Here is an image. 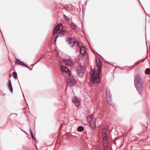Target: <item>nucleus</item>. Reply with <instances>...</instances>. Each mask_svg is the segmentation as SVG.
<instances>
[{
  "label": "nucleus",
  "instance_id": "nucleus-1",
  "mask_svg": "<svg viewBox=\"0 0 150 150\" xmlns=\"http://www.w3.org/2000/svg\"><path fill=\"white\" fill-rule=\"evenodd\" d=\"M135 86L140 95H142L143 92V83L141 76L139 74L136 75L134 79Z\"/></svg>",
  "mask_w": 150,
  "mask_h": 150
},
{
  "label": "nucleus",
  "instance_id": "nucleus-2",
  "mask_svg": "<svg viewBox=\"0 0 150 150\" xmlns=\"http://www.w3.org/2000/svg\"><path fill=\"white\" fill-rule=\"evenodd\" d=\"M91 81L93 83H98L100 81V79L98 74H96L95 71H94L93 73L91 74Z\"/></svg>",
  "mask_w": 150,
  "mask_h": 150
},
{
  "label": "nucleus",
  "instance_id": "nucleus-3",
  "mask_svg": "<svg viewBox=\"0 0 150 150\" xmlns=\"http://www.w3.org/2000/svg\"><path fill=\"white\" fill-rule=\"evenodd\" d=\"M76 83V81L73 78H71L70 77L67 78V88L68 86L72 87Z\"/></svg>",
  "mask_w": 150,
  "mask_h": 150
},
{
  "label": "nucleus",
  "instance_id": "nucleus-4",
  "mask_svg": "<svg viewBox=\"0 0 150 150\" xmlns=\"http://www.w3.org/2000/svg\"><path fill=\"white\" fill-rule=\"evenodd\" d=\"M105 91L107 101L108 102L109 105H110L111 104L110 102L111 100V96L110 94V92L107 88H105Z\"/></svg>",
  "mask_w": 150,
  "mask_h": 150
},
{
  "label": "nucleus",
  "instance_id": "nucleus-5",
  "mask_svg": "<svg viewBox=\"0 0 150 150\" xmlns=\"http://www.w3.org/2000/svg\"><path fill=\"white\" fill-rule=\"evenodd\" d=\"M67 42L71 47H73L75 44L76 40L74 38H69L67 40Z\"/></svg>",
  "mask_w": 150,
  "mask_h": 150
},
{
  "label": "nucleus",
  "instance_id": "nucleus-6",
  "mask_svg": "<svg viewBox=\"0 0 150 150\" xmlns=\"http://www.w3.org/2000/svg\"><path fill=\"white\" fill-rule=\"evenodd\" d=\"M66 31L65 30L61 29L60 31H59L58 33L55 37L54 40V43H55L57 40V38L58 36L61 35H63L64 34H65Z\"/></svg>",
  "mask_w": 150,
  "mask_h": 150
},
{
  "label": "nucleus",
  "instance_id": "nucleus-7",
  "mask_svg": "<svg viewBox=\"0 0 150 150\" xmlns=\"http://www.w3.org/2000/svg\"><path fill=\"white\" fill-rule=\"evenodd\" d=\"M66 31L65 30L61 29L60 31H59L58 33L55 37L54 40V43H55L57 40V38L58 36L61 35H63L64 34H65Z\"/></svg>",
  "mask_w": 150,
  "mask_h": 150
},
{
  "label": "nucleus",
  "instance_id": "nucleus-8",
  "mask_svg": "<svg viewBox=\"0 0 150 150\" xmlns=\"http://www.w3.org/2000/svg\"><path fill=\"white\" fill-rule=\"evenodd\" d=\"M96 64L97 66V68L99 73H100L101 71V62L100 59L98 58L97 60H96Z\"/></svg>",
  "mask_w": 150,
  "mask_h": 150
},
{
  "label": "nucleus",
  "instance_id": "nucleus-9",
  "mask_svg": "<svg viewBox=\"0 0 150 150\" xmlns=\"http://www.w3.org/2000/svg\"><path fill=\"white\" fill-rule=\"evenodd\" d=\"M61 26H62V24H60L59 23L56 26L53 32V35H55L57 33V31H60L61 30H60V28L61 27ZM58 32H59V31Z\"/></svg>",
  "mask_w": 150,
  "mask_h": 150
},
{
  "label": "nucleus",
  "instance_id": "nucleus-10",
  "mask_svg": "<svg viewBox=\"0 0 150 150\" xmlns=\"http://www.w3.org/2000/svg\"><path fill=\"white\" fill-rule=\"evenodd\" d=\"M63 62L65 65H67L68 66H71L73 65V63L71 61L68 59H64Z\"/></svg>",
  "mask_w": 150,
  "mask_h": 150
},
{
  "label": "nucleus",
  "instance_id": "nucleus-11",
  "mask_svg": "<svg viewBox=\"0 0 150 150\" xmlns=\"http://www.w3.org/2000/svg\"><path fill=\"white\" fill-rule=\"evenodd\" d=\"M76 72L78 76H82L83 74V70L81 68H77L76 70Z\"/></svg>",
  "mask_w": 150,
  "mask_h": 150
},
{
  "label": "nucleus",
  "instance_id": "nucleus-12",
  "mask_svg": "<svg viewBox=\"0 0 150 150\" xmlns=\"http://www.w3.org/2000/svg\"><path fill=\"white\" fill-rule=\"evenodd\" d=\"M16 62H15L16 63H17L18 64H20V65H23V66H25V67H27V68H29L28 67L27 65L25 64L24 63L20 61L18 59H16Z\"/></svg>",
  "mask_w": 150,
  "mask_h": 150
},
{
  "label": "nucleus",
  "instance_id": "nucleus-13",
  "mask_svg": "<svg viewBox=\"0 0 150 150\" xmlns=\"http://www.w3.org/2000/svg\"><path fill=\"white\" fill-rule=\"evenodd\" d=\"M86 52L85 48L83 46L80 47V53L82 55H84L85 54Z\"/></svg>",
  "mask_w": 150,
  "mask_h": 150
},
{
  "label": "nucleus",
  "instance_id": "nucleus-14",
  "mask_svg": "<svg viewBox=\"0 0 150 150\" xmlns=\"http://www.w3.org/2000/svg\"><path fill=\"white\" fill-rule=\"evenodd\" d=\"M8 88L9 89L10 91L11 92H13V89L12 87V85L11 84V81L10 80H8Z\"/></svg>",
  "mask_w": 150,
  "mask_h": 150
},
{
  "label": "nucleus",
  "instance_id": "nucleus-15",
  "mask_svg": "<svg viewBox=\"0 0 150 150\" xmlns=\"http://www.w3.org/2000/svg\"><path fill=\"white\" fill-rule=\"evenodd\" d=\"M61 70L63 72H67V71L70 72V71L67 68L64 66H62Z\"/></svg>",
  "mask_w": 150,
  "mask_h": 150
},
{
  "label": "nucleus",
  "instance_id": "nucleus-16",
  "mask_svg": "<svg viewBox=\"0 0 150 150\" xmlns=\"http://www.w3.org/2000/svg\"><path fill=\"white\" fill-rule=\"evenodd\" d=\"M71 26L72 28L74 30H76L77 27L76 24L73 23H71Z\"/></svg>",
  "mask_w": 150,
  "mask_h": 150
},
{
  "label": "nucleus",
  "instance_id": "nucleus-17",
  "mask_svg": "<svg viewBox=\"0 0 150 150\" xmlns=\"http://www.w3.org/2000/svg\"><path fill=\"white\" fill-rule=\"evenodd\" d=\"M84 129V128L83 126H79L77 128V130L79 132H81Z\"/></svg>",
  "mask_w": 150,
  "mask_h": 150
},
{
  "label": "nucleus",
  "instance_id": "nucleus-18",
  "mask_svg": "<svg viewBox=\"0 0 150 150\" xmlns=\"http://www.w3.org/2000/svg\"><path fill=\"white\" fill-rule=\"evenodd\" d=\"M145 73L148 75L149 74H150V69L149 68L146 69L145 71Z\"/></svg>",
  "mask_w": 150,
  "mask_h": 150
},
{
  "label": "nucleus",
  "instance_id": "nucleus-19",
  "mask_svg": "<svg viewBox=\"0 0 150 150\" xmlns=\"http://www.w3.org/2000/svg\"><path fill=\"white\" fill-rule=\"evenodd\" d=\"M13 74L14 78L15 79H16L17 77V74L16 72H14L13 73Z\"/></svg>",
  "mask_w": 150,
  "mask_h": 150
},
{
  "label": "nucleus",
  "instance_id": "nucleus-20",
  "mask_svg": "<svg viewBox=\"0 0 150 150\" xmlns=\"http://www.w3.org/2000/svg\"><path fill=\"white\" fill-rule=\"evenodd\" d=\"M75 103L76 104V105L77 106H79V105L80 104V102L79 101H78V100H77L75 102Z\"/></svg>",
  "mask_w": 150,
  "mask_h": 150
},
{
  "label": "nucleus",
  "instance_id": "nucleus-21",
  "mask_svg": "<svg viewBox=\"0 0 150 150\" xmlns=\"http://www.w3.org/2000/svg\"><path fill=\"white\" fill-rule=\"evenodd\" d=\"M103 146H108V141H104L103 143Z\"/></svg>",
  "mask_w": 150,
  "mask_h": 150
},
{
  "label": "nucleus",
  "instance_id": "nucleus-22",
  "mask_svg": "<svg viewBox=\"0 0 150 150\" xmlns=\"http://www.w3.org/2000/svg\"><path fill=\"white\" fill-rule=\"evenodd\" d=\"M64 18L67 21H69V19L65 15H64Z\"/></svg>",
  "mask_w": 150,
  "mask_h": 150
},
{
  "label": "nucleus",
  "instance_id": "nucleus-23",
  "mask_svg": "<svg viewBox=\"0 0 150 150\" xmlns=\"http://www.w3.org/2000/svg\"><path fill=\"white\" fill-rule=\"evenodd\" d=\"M103 139L104 141H108V138L107 137H104L103 138Z\"/></svg>",
  "mask_w": 150,
  "mask_h": 150
},
{
  "label": "nucleus",
  "instance_id": "nucleus-24",
  "mask_svg": "<svg viewBox=\"0 0 150 150\" xmlns=\"http://www.w3.org/2000/svg\"><path fill=\"white\" fill-rule=\"evenodd\" d=\"M78 100V98H74L72 99V100L73 102H75Z\"/></svg>",
  "mask_w": 150,
  "mask_h": 150
},
{
  "label": "nucleus",
  "instance_id": "nucleus-25",
  "mask_svg": "<svg viewBox=\"0 0 150 150\" xmlns=\"http://www.w3.org/2000/svg\"><path fill=\"white\" fill-rule=\"evenodd\" d=\"M107 130H105V132H102V135H105V134H107Z\"/></svg>",
  "mask_w": 150,
  "mask_h": 150
},
{
  "label": "nucleus",
  "instance_id": "nucleus-26",
  "mask_svg": "<svg viewBox=\"0 0 150 150\" xmlns=\"http://www.w3.org/2000/svg\"><path fill=\"white\" fill-rule=\"evenodd\" d=\"M81 43L80 42H77V45H78V46H79V47H81L80 46V44Z\"/></svg>",
  "mask_w": 150,
  "mask_h": 150
},
{
  "label": "nucleus",
  "instance_id": "nucleus-27",
  "mask_svg": "<svg viewBox=\"0 0 150 150\" xmlns=\"http://www.w3.org/2000/svg\"><path fill=\"white\" fill-rule=\"evenodd\" d=\"M89 118L91 121H92L93 120V117L92 115L90 116V117H89Z\"/></svg>",
  "mask_w": 150,
  "mask_h": 150
},
{
  "label": "nucleus",
  "instance_id": "nucleus-28",
  "mask_svg": "<svg viewBox=\"0 0 150 150\" xmlns=\"http://www.w3.org/2000/svg\"><path fill=\"white\" fill-rule=\"evenodd\" d=\"M104 150H107V146H103Z\"/></svg>",
  "mask_w": 150,
  "mask_h": 150
},
{
  "label": "nucleus",
  "instance_id": "nucleus-29",
  "mask_svg": "<svg viewBox=\"0 0 150 150\" xmlns=\"http://www.w3.org/2000/svg\"><path fill=\"white\" fill-rule=\"evenodd\" d=\"M30 134H33V133H32V130H31V128H30Z\"/></svg>",
  "mask_w": 150,
  "mask_h": 150
},
{
  "label": "nucleus",
  "instance_id": "nucleus-30",
  "mask_svg": "<svg viewBox=\"0 0 150 150\" xmlns=\"http://www.w3.org/2000/svg\"><path fill=\"white\" fill-rule=\"evenodd\" d=\"M30 134H33V133H32V130H31V128H30Z\"/></svg>",
  "mask_w": 150,
  "mask_h": 150
},
{
  "label": "nucleus",
  "instance_id": "nucleus-31",
  "mask_svg": "<svg viewBox=\"0 0 150 150\" xmlns=\"http://www.w3.org/2000/svg\"><path fill=\"white\" fill-rule=\"evenodd\" d=\"M67 72L68 73V74L69 76H70L71 75V74L70 73V72L67 71Z\"/></svg>",
  "mask_w": 150,
  "mask_h": 150
},
{
  "label": "nucleus",
  "instance_id": "nucleus-32",
  "mask_svg": "<svg viewBox=\"0 0 150 150\" xmlns=\"http://www.w3.org/2000/svg\"><path fill=\"white\" fill-rule=\"evenodd\" d=\"M107 134H105V135H102V138L104 137H107Z\"/></svg>",
  "mask_w": 150,
  "mask_h": 150
},
{
  "label": "nucleus",
  "instance_id": "nucleus-33",
  "mask_svg": "<svg viewBox=\"0 0 150 150\" xmlns=\"http://www.w3.org/2000/svg\"><path fill=\"white\" fill-rule=\"evenodd\" d=\"M141 62V61H140L137 62H136V63H135V64H139L140 62Z\"/></svg>",
  "mask_w": 150,
  "mask_h": 150
},
{
  "label": "nucleus",
  "instance_id": "nucleus-34",
  "mask_svg": "<svg viewBox=\"0 0 150 150\" xmlns=\"http://www.w3.org/2000/svg\"><path fill=\"white\" fill-rule=\"evenodd\" d=\"M31 135L32 138L34 139V135L33 134H31Z\"/></svg>",
  "mask_w": 150,
  "mask_h": 150
},
{
  "label": "nucleus",
  "instance_id": "nucleus-35",
  "mask_svg": "<svg viewBox=\"0 0 150 150\" xmlns=\"http://www.w3.org/2000/svg\"><path fill=\"white\" fill-rule=\"evenodd\" d=\"M102 129H103L104 130H105H105H107L106 129V128L105 127H103V128H102Z\"/></svg>",
  "mask_w": 150,
  "mask_h": 150
},
{
  "label": "nucleus",
  "instance_id": "nucleus-36",
  "mask_svg": "<svg viewBox=\"0 0 150 150\" xmlns=\"http://www.w3.org/2000/svg\"><path fill=\"white\" fill-rule=\"evenodd\" d=\"M40 60V59H39L37 61V62L34 64L35 65V64H36L37 62H38Z\"/></svg>",
  "mask_w": 150,
  "mask_h": 150
},
{
  "label": "nucleus",
  "instance_id": "nucleus-37",
  "mask_svg": "<svg viewBox=\"0 0 150 150\" xmlns=\"http://www.w3.org/2000/svg\"><path fill=\"white\" fill-rule=\"evenodd\" d=\"M144 60H145L144 59H143L141 61V62L142 61L143 62L144 61Z\"/></svg>",
  "mask_w": 150,
  "mask_h": 150
},
{
  "label": "nucleus",
  "instance_id": "nucleus-38",
  "mask_svg": "<svg viewBox=\"0 0 150 150\" xmlns=\"http://www.w3.org/2000/svg\"><path fill=\"white\" fill-rule=\"evenodd\" d=\"M105 132V130H104L103 129H102V132Z\"/></svg>",
  "mask_w": 150,
  "mask_h": 150
},
{
  "label": "nucleus",
  "instance_id": "nucleus-39",
  "mask_svg": "<svg viewBox=\"0 0 150 150\" xmlns=\"http://www.w3.org/2000/svg\"><path fill=\"white\" fill-rule=\"evenodd\" d=\"M23 97H24V98L25 100V101L26 102L25 100V97H24V94H23Z\"/></svg>",
  "mask_w": 150,
  "mask_h": 150
},
{
  "label": "nucleus",
  "instance_id": "nucleus-40",
  "mask_svg": "<svg viewBox=\"0 0 150 150\" xmlns=\"http://www.w3.org/2000/svg\"><path fill=\"white\" fill-rule=\"evenodd\" d=\"M147 125H148V123H147ZM145 126L146 127H147L148 126H146V125H145Z\"/></svg>",
  "mask_w": 150,
  "mask_h": 150
},
{
  "label": "nucleus",
  "instance_id": "nucleus-41",
  "mask_svg": "<svg viewBox=\"0 0 150 150\" xmlns=\"http://www.w3.org/2000/svg\"><path fill=\"white\" fill-rule=\"evenodd\" d=\"M11 76V75H9V77Z\"/></svg>",
  "mask_w": 150,
  "mask_h": 150
},
{
  "label": "nucleus",
  "instance_id": "nucleus-42",
  "mask_svg": "<svg viewBox=\"0 0 150 150\" xmlns=\"http://www.w3.org/2000/svg\"><path fill=\"white\" fill-rule=\"evenodd\" d=\"M18 83H19V84H20V83H19V82H18Z\"/></svg>",
  "mask_w": 150,
  "mask_h": 150
}]
</instances>
